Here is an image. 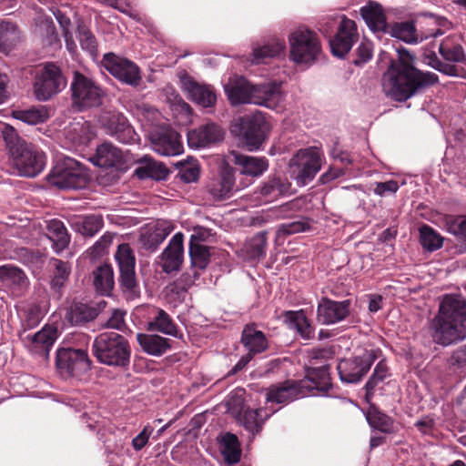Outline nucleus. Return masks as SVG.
Returning a JSON list of instances; mask_svg holds the SVG:
<instances>
[{
	"label": "nucleus",
	"mask_w": 466,
	"mask_h": 466,
	"mask_svg": "<svg viewBox=\"0 0 466 466\" xmlns=\"http://www.w3.org/2000/svg\"><path fill=\"white\" fill-rule=\"evenodd\" d=\"M21 318L25 329H33L43 319V313L39 306L30 305L23 309Z\"/></svg>",
	"instance_id": "obj_53"
},
{
	"label": "nucleus",
	"mask_w": 466,
	"mask_h": 466,
	"mask_svg": "<svg viewBox=\"0 0 466 466\" xmlns=\"http://www.w3.org/2000/svg\"><path fill=\"white\" fill-rule=\"evenodd\" d=\"M289 44L290 59L298 65H312L322 52L318 35L302 26L289 34Z\"/></svg>",
	"instance_id": "obj_6"
},
{
	"label": "nucleus",
	"mask_w": 466,
	"mask_h": 466,
	"mask_svg": "<svg viewBox=\"0 0 466 466\" xmlns=\"http://www.w3.org/2000/svg\"><path fill=\"white\" fill-rule=\"evenodd\" d=\"M268 128V123L261 114H255L250 117L243 119L241 122V129L248 130L253 134L262 133V137L264 138Z\"/></svg>",
	"instance_id": "obj_52"
},
{
	"label": "nucleus",
	"mask_w": 466,
	"mask_h": 466,
	"mask_svg": "<svg viewBox=\"0 0 466 466\" xmlns=\"http://www.w3.org/2000/svg\"><path fill=\"white\" fill-rule=\"evenodd\" d=\"M265 140L262 133L253 134L246 129H241L240 142L248 151L258 150Z\"/></svg>",
	"instance_id": "obj_55"
},
{
	"label": "nucleus",
	"mask_w": 466,
	"mask_h": 466,
	"mask_svg": "<svg viewBox=\"0 0 466 466\" xmlns=\"http://www.w3.org/2000/svg\"><path fill=\"white\" fill-rule=\"evenodd\" d=\"M180 178L186 183H191L198 180L199 177V167L196 162L183 164L179 170Z\"/></svg>",
	"instance_id": "obj_60"
},
{
	"label": "nucleus",
	"mask_w": 466,
	"mask_h": 466,
	"mask_svg": "<svg viewBox=\"0 0 466 466\" xmlns=\"http://www.w3.org/2000/svg\"><path fill=\"white\" fill-rule=\"evenodd\" d=\"M177 77L181 88L191 100L204 107H210L215 105L217 96L212 86L198 84L185 70L179 71Z\"/></svg>",
	"instance_id": "obj_17"
},
{
	"label": "nucleus",
	"mask_w": 466,
	"mask_h": 466,
	"mask_svg": "<svg viewBox=\"0 0 466 466\" xmlns=\"http://www.w3.org/2000/svg\"><path fill=\"white\" fill-rule=\"evenodd\" d=\"M350 300L335 301L322 298L317 308V319L324 325H332L344 320L350 312Z\"/></svg>",
	"instance_id": "obj_20"
},
{
	"label": "nucleus",
	"mask_w": 466,
	"mask_h": 466,
	"mask_svg": "<svg viewBox=\"0 0 466 466\" xmlns=\"http://www.w3.org/2000/svg\"><path fill=\"white\" fill-rule=\"evenodd\" d=\"M2 136L6 144L12 166L22 177H35L46 167V153L37 146L19 137L10 125L2 128Z\"/></svg>",
	"instance_id": "obj_3"
},
{
	"label": "nucleus",
	"mask_w": 466,
	"mask_h": 466,
	"mask_svg": "<svg viewBox=\"0 0 466 466\" xmlns=\"http://www.w3.org/2000/svg\"><path fill=\"white\" fill-rule=\"evenodd\" d=\"M174 230V225L168 220H159L153 229L143 234L142 239L147 248H156Z\"/></svg>",
	"instance_id": "obj_32"
},
{
	"label": "nucleus",
	"mask_w": 466,
	"mask_h": 466,
	"mask_svg": "<svg viewBox=\"0 0 466 466\" xmlns=\"http://www.w3.org/2000/svg\"><path fill=\"white\" fill-rule=\"evenodd\" d=\"M152 149L160 156L174 157L183 152L179 134L169 127L157 126L147 132Z\"/></svg>",
	"instance_id": "obj_12"
},
{
	"label": "nucleus",
	"mask_w": 466,
	"mask_h": 466,
	"mask_svg": "<svg viewBox=\"0 0 466 466\" xmlns=\"http://www.w3.org/2000/svg\"><path fill=\"white\" fill-rule=\"evenodd\" d=\"M218 451L228 465L239 462L241 448L238 437L230 432L221 433L217 437Z\"/></svg>",
	"instance_id": "obj_26"
},
{
	"label": "nucleus",
	"mask_w": 466,
	"mask_h": 466,
	"mask_svg": "<svg viewBox=\"0 0 466 466\" xmlns=\"http://www.w3.org/2000/svg\"><path fill=\"white\" fill-rule=\"evenodd\" d=\"M389 33L391 36L409 44L417 43L419 41V36L416 33L413 22L407 21L396 23L390 26Z\"/></svg>",
	"instance_id": "obj_44"
},
{
	"label": "nucleus",
	"mask_w": 466,
	"mask_h": 466,
	"mask_svg": "<svg viewBox=\"0 0 466 466\" xmlns=\"http://www.w3.org/2000/svg\"><path fill=\"white\" fill-rule=\"evenodd\" d=\"M12 116L27 125H38L45 123L49 118V112L46 106H32L27 109L13 110Z\"/></svg>",
	"instance_id": "obj_37"
},
{
	"label": "nucleus",
	"mask_w": 466,
	"mask_h": 466,
	"mask_svg": "<svg viewBox=\"0 0 466 466\" xmlns=\"http://www.w3.org/2000/svg\"><path fill=\"white\" fill-rule=\"evenodd\" d=\"M323 153L317 147L299 150L290 159L289 167L299 186H305L315 177L322 166Z\"/></svg>",
	"instance_id": "obj_8"
},
{
	"label": "nucleus",
	"mask_w": 466,
	"mask_h": 466,
	"mask_svg": "<svg viewBox=\"0 0 466 466\" xmlns=\"http://www.w3.org/2000/svg\"><path fill=\"white\" fill-rule=\"evenodd\" d=\"M241 343L248 350V353L253 357L256 354L264 352L268 347L265 334L257 329L254 325H247L244 328L241 334Z\"/></svg>",
	"instance_id": "obj_28"
},
{
	"label": "nucleus",
	"mask_w": 466,
	"mask_h": 466,
	"mask_svg": "<svg viewBox=\"0 0 466 466\" xmlns=\"http://www.w3.org/2000/svg\"><path fill=\"white\" fill-rule=\"evenodd\" d=\"M251 102L254 105L277 108L283 101L281 85L275 81L254 86Z\"/></svg>",
	"instance_id": "obj_23"
},
{
	"label": "nucleus",
	"mask_w": 466,
	"mask_h": 466,
	"mask_svg": "<svg viewBox=\"0 0 466 466\" xmlns=\"http://www.w3.org/2000/svg\"><path fill=\"white\" fill-rule=\"evenodd\" d=\"M78 40L83 49L93 53L96 49V41L91 31L84 25H78Z\"/></svg>",
	"instance_id": "obj_58"
},
{
	"label": "nucleus",
	"mask_w": 466,
	"mask_h": 466,
	"mask_svg": "<svg viewBox=\"0 0 466 466\" xmlns=\"http://www.w3.org/2000/svg\"><path fill=\"white\" fill-rule=\"evenodd\" d=\"M390 375L389 373V369H388V366L387 364L384 362V361H380L374 370H373V373L372 375L370 376V378L369 379V380L367 381L366 385H365V388H366V398H370L376 387L379 385V383L382 382L388 376Z\"/></svg>",
	"instance_id": "obj_51"
},
{
	"label": "nucleus",
	"mask_w": 466,
	"mask_h": 466,
	"mask_svg": "<svg viewBox=\"0 0 466 466\" xmlns=\"http://www.w3.org/2000/svg\"><path fill=\"white\" fill-rule=\"evenodd\" d=\"M430 25H437L438 28H431L427 33H422L420 40L427 39L429 37H437L442 35L446 29H449L450 24L445 18H432L429 22Z\"/></svg>",
	"instance_id": "obj_62"
},
{
	"label": "nucleus",
	"mask_w": 466,
	"mask_h": 466,
	"mask_svg": "<svg viewBox=\"0 0 466 466\" xmlns=\"http://www.w3.org/2000/svg\"><path fill=\"white\" fill-rule=\"evenodd\" d=\"M325 380L328 376L327 366L325 364L319 367H314L313 363L309 368L308 378L299 381L287 380L278 385H272L268 388L266 395L267 402L285 404L298 398L304 397L307 391L319 387L314 381V377Z\"/></svg>",
	"instance_id": "obj_5"
},
{
	"label": "nucleus",
	"mask_w": 466,
	"mask_h": 466,
	"mask_svg": "<svg viewBox=\"0 0 466 466\" xmlns=\"http://www.w3.org/2000/svg\"><path fill=\"white\" fill-rule=\"evenodd\" d=\"M254 85L241 76L229 78L225 85V92L231 105L252 104Z\"/></svg>",
	"instance_id": "obj_24"
},
{
	"label": "nucleus",
	"mask_w": 466,
	"mask_h": 466,
	"mask_svg": "<svg viewBox=\"0 0 466 466\" xmlns=\"http://www.w3.org/2000/svg\"><path fill=\"white\" fill-rule=\"evenodd\" d=\"M232 161L239 167L240 173L250 177L261 176L268 167V160L265 157H250L233 151Z\"/></svg>",
	"instance_id": "obj_27"
},
{
	"label": "nucleus",
	"mask_w": 466,
	"mask_h": 466,
	"mask_svg": "<svg viewBox=\"0 0 466 466\" xmlns=\"http://www.w3.org/2000/svg\"><path fill=\"white\" fill-rule=\"evenodd\" d=\"M71 321L76 325L83 322L89 321L94 319V311L91 310L86 305L76 306L71 312Z\"/></svg>",
	"instance_id": "obj_59"
},
{
	"label": "nucleus",
	"mask_w": 466,
	"mask_h": 466,
	"mask_svg": "<svg viewBox=\"0 0 466 466\" xmlns=\"http://www.w3.org/2000/svg\"><path fill=\"white\" fill-rule=\"evenodd\" d=\"M121 159V151L109 142L97 147L96 155L92 157L93 163L102 167H115Z\"/></svg>",
	"instance_id": "obj_31"
},
{
	"label": "nucleus",
	"mask_w": 466,
	"mask_h": 466,
	"mask_svg": "<svg viewBox=\"0 0 466 466\" xmlns=\"http://www.w3.org/2000/svg\"><path fill=\"white\" fill-rule=\"evenodd\" d=\"M199 270L192 269V273L185 272L180 278L173 284L172 290H176L177 293L179 291H187L190 287H192L195 281L199 278Z\"/></svg>",
	"instance_id": "obj_56"
},
{
	"label": "nucleus",
	"mask_w": 466,
	"mask_h": 466,
	"mask_svg": "<svg viewBox=\"0 0 466 466\" xmlns=\"http://www.w3.org/2000/svg\"><path fill=\"white\" fill-rule=\"evenodd\" d=\"M100 121L105 132L121 143L134 144L139 140L138 135L121 113H105Z\"/></svg>",
	"instance_id": "obj_14"
},
{
	"label": "nucleus",
	"mask_w": 466,
	"mask_h": 466,
	"mask_svg": "<svg viewBox=\"0 0 466 466\" xmlns=\"http://www.w3.org/2000/svg\"><path fill=\"white\" fill-rule=\"evenodd\" d=\"M262 410H246L242 417V421L247 429L249 431H257L261 427L263 420L260 413Z\"/></svg>",
	"instance_id": "obj_57"
},
{
	"label": "nucleus",
	"mask_w": 466,
	"mask_h": 466,
	"mask_svg": "<svg viewBox=\"0 0 466 466\" xmlns=\"http://www.w3.org/2000/svg\"><path fill=\"white\" fill-rule=\"evenodd\" d=\"M147 329L166 335L177 336V329L171 317L162 309L157 308L154 316L147 323Z\"/></svg>",
	"instance_id": "obj_33"
},
{
	"label": "nucleus",
	"mask_w": 466,
	"mask_h": 466,
	"mask_svg": "<svg viewBox=\"0 0 466 466\" xmlns=\"http://www.w3.org/2000/svg\"><path fill=\"white\" fill-rule=\"evenodd\" d=\"M224 130L214 123H208L187 133V144L191 148H202L218 143L224 138Z\"/></svg>",
	"instance_id": "obj_22"
},
{
	"label": "nucleus",
	"mask_w": 466,
	"mask_h": 466,
	"mask_svg": "<svg viewBox=\"0 0 466 466\" xmlns=\"http://www.w3.org/2000/svg\"><path fill=\"white\" fill-rule=\"evenodd\" d=\"M420 242L428 251H434L442 247L443 238L432 228L422 226L420 228Z\"/></svg>",
	"instance_id": "obj_50"
},
{
	"label": "nucleus",
	"mask_w": 466,
	"mask_h": 466,
	"mask_svg": "<svg viewBox=\"0 0 466 466\" xmlns=\"http://www.w3.org/2000/svg\"><path fill=\"white\" fill-rule=\"evenodd\" d=\"M441 56L451 62H462L465 58L462 47L454 42V37H446L439 46Z\"/></svg>",
	"instance_id": "obj_46"
},
{
	"label": "nucleus",
	"mask_w": 466,
	"mask_h": 466,
	"mask_svg": "<svg viewBox=\"0 0 466 466\" xmlns=\"http://www.w3.org/2000/svg\"><path fill=\"white\" fill-rule=\"evenodd\" d=\"M71 92L72 105L78 110L100 106L104 96L102 89L97 84L77 71L74 73Z\"/></svg>",
	"instance_id": "obj_10"
},
{
	"label": "nucleus",
	"mask_w": 466,
	"mask_h": 466,
	"mask_svg": "<svg viewBox=\"0 0 466 466\" xmlns=\"http://www.w3.org/2000/svg\"><path fill=\"white\" fill-rule=\"evenodd\" d=\"M73 227L83 236L93 237L103 227V219L100 216L90 215L77 218Z\"/></svg>",
	"instance_id": "obj_43"
},
{
	"label": "nucleus",
	"mask_w": 466,
	"mask_h": 466,
	"mask_svg": "<svg viewBox=\"0 0 466 466\" xmlns=\"http://www.w3.org/2000/svg\"><path fill=\"white\" fill-rule=\"evenodd\" d=\"M382 76L384 92L397 101H405L418 90L435 84L436 74L423 72L415 67V57L406 49H399Z\"/></svg>",
	"instance_id": "obj_1"
},
{
	"label": "nucleus",
	"mask_w": 466,
	"mask_h": 466,
	"mask_svg": "<svg viewBox=\"0 0 466 466\" xmlns=\"http://www.w3.org/2000/svg\"><path fill=\"white\" fill-rule=\"evenodd\" d=\"M309 228V225L305 220H296L289 223L281 224L277 230L279 238L286 237L300 232H304Z\"/></svg>",
	"instance_id": "obj_54"
},
{
	"label": "nucleus",
	"mask_w": 466,
	"mask_h": 466,
	"mask_svg": "<svg viewBox=\"0 0 466 466\" xmlns=\"http://www.w3.org/2000/svg\"><path fill=\"white\" fill-rule=\"evenodd\" d=\"M191 269L204 270L210 261V248L205 245L189 244Z\"/></svg>",
	"instance_id": "obj_42"
},
{
	"label": "nucleus",
	"mask_w": 466,
	"mask_h": 466,
	"mask_svg": "<svg viewBox=\"0 0 466 466\" xmlns=\"http://www.w3.org/2000/svg\"><path fill=\"white\" fill-rule=\"evenodd\" d=\"M101 63L119 81L134 86L139 85L140 71L134 62L113 53H107L104 56Z\"/></svg>",
	"instance_id": "obj_13"
},
{
	"label": "nucleus",
	"mask_w": 466,
	"mask_h": 466,
	"mask_svg": "<svg viewBox=\"0 0 466 466\" xmlns=\"http://www.w3.org/2000/svg\"><path fill=\"white\" fill-rule=\"evenodd\" d=\"M184 235L176 233L159 256V265L164 272L178 271L184 261Z\"/></svg>",
	"instance_id": "obj_21"
},
{
	"label": "nucleus",
	"mask_w": 466,
	"mask_h": 466,
	"mask_svg": "<svg viewBox=\"0 0 466 466\" xmlns=\"http://www.w3.org/2000/svg\"><path fill=\"white\" fill-rule=\"evenodd\" d=\"M233 175L224 173L220 178L211 181L208 186V191L215 200L228 198L233 190Z\"/></svg>",
	"instance_id": "obj_39"
},
{
	"label": "nucleus",
	"mask_w": 466,
	"mask_h": 466,
	"mask_svg": "<svg viewBox=\"0 0 466 466\" xmlns=\"http://www.w3.org/2000/svg\"><path fill=\"white\" fill-rule=\"evenodd\" d=\"M66 85L61 68L54 63H46L35 71L33 94L37 101L46 102L62 92Z\"/></svg>",
	"instance_id": "obj_7"
},
{
	"label": "nucleus",
	"mask_w": 466,
	"mask_h": 466,
	"mask_svg": "<svg viewBox=\"0 0 466 466\" xmlns=\"http://www.w3.org/2000/svg\"><path fill=\"white\" fill-rule=\"evenodd\" d=\"M19 35L16 26L9 22L0 23V51L7 54L15 45Z\"/></svg>",
	"instance_id": "obj_47"
},
{
	"label": "nucleus",
	"mask_w": 466,
	"mask_h": 466,
	"mask_svg": "<svg viewBox=\"0 0 466 466\" xmlns=\"http://www.w3.org/2000/svg\"><path fill=\"white\" fill-rule=\"evenodd\" d=\"M358 39L359 34L356 23L343 16L336 35L329 42L332 54L338 57H343L350 51Z\"/></svg>",
	"instance_id": "obj_18"
},
{
	"label": "nucleus",
	"mask_w": 466,
	"mask_h": 466,
	"mask_svg": "<svg viewBox=\"0 0 466 466\" xmlns=\"http://www.w3.org/2000/svg\"><path fill=\"white\" fill-rule=\"evenodd\" d=\"M285 320L291 329H295L304 339H310L314 337V329L303 310L286 311Z\"/></svg>",
	"instance_id": "obj_34"
},
{
	"label": "nucleus",
	"mask_w": 466,
	"mask_h": 466,
	"mask_svg": "<svg viewBox=\"0 0 466 466\" xmlns=\"http://www.w3.org/2000/svg\"><path fill=\"white\" fill-rule=\"evenodd\" d=\"M115 259L120 271V284L125 291L134 292L137 287L135 274L136 258L130 246L123 243L118 246Z\"/></svg>",
	"instance_id": "obj_16"
},
{
	"label": "nucleus",
	"mask_w": 466,
	"mask_h": 466,
	"mask_svg": "<svg viewBox=\"0 0 466 466\" xmlns=\"http://www.w3.org/2000/svg\"><path fill=\"white\" fill-rule=\"evenodd\" d=\"M48 180L58 188L76 189L86 185V175L83 166L77 161L66 157L56 162L48 176Z\"/></svg>",
	"instance_id": "obj_9"
},
{
	"label": "nucleus",
	"mask_w": 466,
	"mask_h": 466,
	"mask_svg": "<svg viewBox=\"0 0 466 466\" xmlns=\"http://www.w3.org/2000/svg\"><path fill=\"white\" fill-rule=\"evenodd\" d=\"M267 247V238L265 233H258L254 236L244 247L247 258L253 261H258L264 258Z\"/></svg>",
	"instance_id": "obj_45"
},
{
	"label": "nucleus",
	"mask_w": 466,
	"mask_h": 466,
	"mask_svg": "<svg viewBox=\"0 0 466 466\" xmlns=\"http://www.w3.org/2000/svg\"><path fill=\"white\" fill-rule=\"evenodd\" d=\"M434 342L449 346L466 338V301L461 295H445L431 322Z\"/></svg>",
	"instance_id": "obj_2"
},
{
	"label": "nucleus",
	"mask_w": 466,
	"mask_h": 466,
	"mask_svg": "<svg viewBox=\"0 0 466 466\" xmlns=\"http://www.w3.org/2000/svg\"><path fill=\"white\" fill-rule=\"evenodd\" d=\"M213 238L211 229L204 227H196L191 234L189 244L203 245L205 242H211Z\"/></svg>",
	"instance_id": "obj_61"
},
{
	"label": "nucleus",
	"mask_w": 466,
	"mask_h": 466,
	"mask_svg": "<svg viewBox=\"0 0 466 466\" xmlns=\"http://www.w3.org/2000/svg\"><path fill=\"white\" fill-rule=\"evenodd\" d=\"M374 360L375 357L370 351L341 360L337 367L340 380L347 383L359 382L369 371Z\"/></svg>",
	"instance_id": "obj_15"
},
{
	"label": "nucleus",
	"mask_w": 466,
	"mask_h": 466,
	"mask_svg": "<svg viewBox=\"0 0 466 466\" xmlns=\"http://www.w3.org/2000/svg\"><path fill=\"white\" fill-rule=\"evenodd\" d=\"M227 406L228 410H230L234 414H239L243 409V399H242V390H237L233 394H231L228 400Z\"/></svg>",
	"instance_id": "obj_64"
},
{
	"label": "nucleus",
	"mask_w": 466,
	"mask_h": 466,
	"mask_svg": "<svg viewBox=\"0 0 466 466\" xmlns=\"http://www.w3.org/2000/svg\"><path fill=\"white\" fill-rule=\"evenodd\" d=\"M286 44L283 39L274 38L262 46L252 49V63H261L266 58L275 57L284 52Z\"/></svg>",
	"instance_id": "obj_38"
},
{
	"label": "nucleus",
	"mask_w": 466,
	"mask_h": 466,
	"mask_svg": "<svg viewBox=\"0 0 466 466\" xmlns=\"http://www.w3.org/2000/svg\"><path fill=\"white\" fill-rule=\"evenodd\" d=\"M0 286L10 289H24L27 286L25 273L10 265L0 267Z\"/></svg>",
	"instance_id": "obj_35"
},
{
	"label": "nucleus",
	"mask_w": 466,
	"mask_h": 466,
	"mask_svg": "<svg viewBox=\"0 0 466 466\" xmlns=\"http://www.w3.org/2000/svg\"><path fill=\"white\" fill-rule=\"evenodd\" d=\"M398 189V182L395 180H389L385 182H376L374 184L373 192L377 196L385 197L396 193Z\"/></svg>",
	"instance_id": "obj_63"
},
{
	"label": "nucleus",
	"mask_w": 466,
	"mask_h": 466,
	"mask_svg": "<svg viewBox=\"0 0 466 466\" xmlns=\"http://www.w3.org/2000/svg\"><path fill=\"white\" fill-rule=\"evenodd\" d=\"M57 337L58 330L56 327L45 325L33 336H25L23 341L32 354L47 359Z\"/></svg>",
	"instance_id": "obj_19"
},
{
	"label": "nucleus",
	"mask_w": 466,
	"mask_h": 466,
	"mask_svg": "<svg viewBox=\"0 0 466 466\" xmlns=\"http://www.w3.org/2000/svg\"><path fill=\"white\" fill-rule=\"evenodd\" d=\"M51 264L55 268V272L51 280V288L58 291L63 288L67 281L71 268L67 262L62 261L57 258H53Z\"/></svg>",
	"instance_id": "obj_49"
},
{
	"label": "nucleus",
	"mask_w": 466,
	"mask_h": 466,
	"mask_svg": "<svg viewBox=\"0 0 466 466\" xmlns=\"http://www.w3.org/2000/svg\"><path fill=\"white\" fill-rule=\"evenodd\" d=\"M360 12L370 30L373 32L388 31L386 13L380 4L370 1L360 8Z\"/></svg>",
	"instance_id": "obj_25"
},
{
	"label": "nucleus",
	"mask_w": 466,
	"mask_h": 466,
	"mask_svg": "<svg viewBox=\"0 0 466 466\" xmlns=\"http://www.w3.org/2000/svg\"><path fill=\"white\" fill-rule=\"evenodd\" d=\"M96 360L106 366L126 369L130 363L131 348L119 333L106 331L96 337L92 345Z\"/></svg>",
	"instance_id": "obj_4"
},
{
	"label": "nucleus",
	"mask_w": 466,
	"mask_h": 466,
	"mask_svg": "<svg viewBox=\"0 0 466 466\" xmlns=\"http://www.w3.org/2000/svg\"><path fill=\"white\" fill-rule=\"evenodd\" d=\"M137 340L142 350L152 356H161L170 349V340L157 334L138 333Z\"/></svg>",
	"instance_id": "obj_29"
},
{
	"label": "nucleus",
	"mask_w": 466,
	"mask_h": 466,
	"mask_svg": "<svg viewBox=\"0 0 466 466\" xmlns=\"http://www.w3.org/2000/svg\"><path fill=\"white\" fill-rule=\"evenodd\" d=\"M56 365L62 376L79 377L91 368L86 350L62 348L57 350Z\"/></svg>",
	"instance_id": "obj_11"
},
{
	"label": "nucleus",
	"mask_w": 466,
	"mask_h": 466,
	"mask_svg": "<svg viewBox=\"0 0 466 466\" xmlns=\"http://www.w3.org/2000/svg\"><path fill=\"white\" fill-rule=\"evenodd\" d=\"M93 276L96 290L104 296L110 295L115 285L112 267L106 264L100 266L94 270Z\"/></svg>",
	"instance_id": "obj_36"
},
{
	"label": "nucleus",
	"mask_w": 466,
	"mask_h": 466,
	"mask_svg": "<svg viewBox=\"0 0 466 466\" xmlns=\"http://www.w3.org/2000/svg\"><path fill=\"white\" fill-rule=\"evenodd\" d=\"M139 167L136 174L139 178H152L156 180L165 179L168 175V169L160 162L149 156H144L138 161Z\"/></svg>",
	"instance_id": "obj_30"
},
{
	"label": "nucleus",
	"mask_w": 466,
	"mask_h": 466,
	"mask_svg": "<svg viewBox=\"0 0 466 466\" xmlns=\"http://www.w3.org/2000/svg\"><path fill=\"white\" fill-rule=\"evenodd\" d=\"M46 235L54 242L56 252L63 250L69 243V236L63 222L53 219L47 222Z\"/></svg>",
	"instance_id": "obj_41"
},
{
	"label": "nucleus",
	"mask_w": 466,
	"mask_h": 466,
	"mask_svg": "<svg viewBox=\"0 0 466 466\" xmlns=\"http://www.w3.org/2000/svg\"><path fill=\"white\" fill-rule=\"evenodd\" d=\"M288 179L280 177H273L260 187V194L266 201H272L284 195L289 189Z\"/></svg>",
	"instance_id": "obj_40"
},
{
	"label": "nucleus",
	"mask_w": 466,
	"mask_h": 466,
	"mask_svg": "<svg viewBox=\"0 0 466 466\" xmlns=\"http://www.w3.org/2000/svg\"><path fill=\"white\" fill-rule=\"evenodd\" d=\"M367 420L370 425L382 432L393 431V420L388 415L380 411L376 407H370L367 413Z\"/></svg>",
	"instance_id": "obj_48"
}]
</instances>
